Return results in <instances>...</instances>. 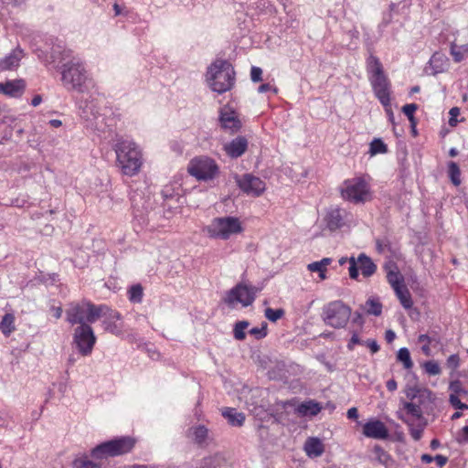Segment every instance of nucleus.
Segmentation results:
<instances>
[{
    "label": "nucleus",
    "mask_w": 468,
    "mask_h": 468,
    "mask_svg": "<svg viewBox=\"0 0 468 468\" xmlns=\"http://www.w3.org/2000/svg\"><path fill=\"white\" fill-rule=\"evenodd\" d=\"M208 431L204 425H198L194 428L193 436L196 443L201 445L207 438Z\"/></svg>",
    "instance_id": "obj_42"
},
{
    "label": "nucleus",
    "mask_w": 468,
    "mask_h": 468,
    "mask_svg": "<svg viewBox=\"0 0 468 468\" xmlns=\"http://www.w3.org/2000/svg\"><path fill=\"white\" fill-rule=\"evenodd\" d=\"M430 65L433 69V74H437L444 70L446 60L443 58L442 55L435 53L430 58Z\"/></svg>",
    "instance_id": "obj_36"
},
{
    "label": "nucleus",
    "mask_w": 468,
    "mask_h": 468,
    "mask_svg": "<svg viewBox=\"0 0 468 468\" xmlns=\"http://www.w3.org/2000/svg\"><path fill=\"white\" fill-rule=\"evenodd\" d=\"M187 171L199 181H208L215 178L218 174V166L213 159L199 156L189 162Z\"/></svg>",
    "instance_id": "obj_10"
},
{
    "label": "nucleus",
    "mask_w": 468,
    "mask_h": 468,
    "mask_svg": "<svg viewBox=\"0 0 468 468\" xmlns=\"http://www.w3.org/2000/svg\"><path fill=\"white\" fill-rule=\"evenodd\" d=\"M0 329L2 333L8 336L13 331H15V316L12 314H5L0 322Z\"/></svg>",
    "instance_id": "obj_32"
},
{
    "label": "nucleus",
    "mask_w": 468,
    "mask_h": 468,
    "mask_svg": "<svg viewBox=\"0 0 468 468\" xmlns=\"http://www.w3.org/2000/svg\"><path fill=\"white\" fill-rule=\"evenodd\" d=\"M61 81L68 90L84 93L93 86L91 79L80 58L72 57L61 67Z\"/></svg>",
    "instance_id": "obj_2"
},
{
    "label": "nucleus",
    "mask_w": 468,
    "mask_h": 468,
    "mask_svg": "<svg viewBox=\"0 0 468 468\" xmlns=\"http://www.w3.org/2000/svg\"><path fill=\"white\" fill-rule=\"evenodd\" d=\"M468 53V45H457L454 42L451 43V54L453 57L455 62H461L465 54Z\"/></svg>",
    "instance_id": "obj_34"
},
{
    "label": "nucleus",
    "mask_w": 468,
    "mask_h": 468,
    "mask_svg": "<svg viewBox=\"0 0 468 468\" xmlns=\"http://www.w3.org/2000/svg\"><path fill=\"white\" fill-rule=\"evenodd\" d=\"M363 345L367 346L373 354L378 352L380 349L378 342L375 339H367V341H364Z\"/></svg>",
    "instance_id": "obj_55"
},
{
    "label": "nucleus",
    "mask_w": 468,
    "mask_h": 468,
    "mask_svg": "<svg viewBox=\"0 0 468 468\" xmlns=\"http://www.w3.org/2000/svg\"><path fill=\"white\" fill-rule=\"evenodd\" d=\"M405 394L406 398L409 399L408 401H411L420 397H431L432 392L428 388H420L417 386H408L405 390Z\"/></svg>",
    "instance_id": "obj_30"
},
{
    "label": "nucleus",
    "mask_w": 468,
    "mask_h": 468,
    "mask_svg": "<svg viewBox=\"0 0 468 468\" xmlns=\"http://www.w3.org/2000/svg\"><path fill=\"white\" fill-rule=\"evenodd\" d=\"M303 449L306 455L311 458L321 456L324 451L322 441L316 437L308 438L304 443Z\"/></svg>",
    "instance_id": "obj_26"
},
{
    "label": "nucleus",
    "mask_w": 468,
    "mask_h": 468,
    "mask_svg": "<svg viewBox=\"0 0 468 468\" xmlns=\"http://www.w3.org/2000/svg\"><path fill=\"white\" fill-rule=\"evenodd\" d=\"M446 365L449 368L456 369L460 365L459 356L456 354L451 355L447 358Z\"/></svg>",
    "instance_id": "obj_51"
},
{
    "label": "nucleus",
    "mask_w": 468,
    "mask_h": 468,
    "mask_svg": "<svg viewBox=\"0 0 468 468\" xmlns=\"http://www.w3.org/2000/svg\"><path fill=\"white\" fill-rule=\"evenodd\" d=\"M207 80L209 87L219 94L229 90L235 82V71L230 62L217 59L207 69Z\"/></svg>",
    "instance_id": "obj_4"
},
{
    "label": "nucleus",
    "mask_w": 468,
    "mask_h": 468,
    "mask_svg": "<svg viewBox=\"0 0 468 468\" xmlns=\"http://www.w3.org/2000/svg\"><path fill=\"white\" fill-rule=\"evenodd\" d=\"M365 311L367 314L378 316L382 314V304L378 299L369 298L365 303Z\"/></svg>",
    "instance_id": "obj_35"
},
{
    "label": "nucleus",
    "mask_w": 468,
    "mask_h": 468,
    "mask_svg": "<svg viewBox=\"0 0 468 468\" xmlns=\"http://www.w3.org/2000/svg\"><path fill=\"white\" fill-rule=\"evenodd\" d=\"M250 335H254L256 339L264 338L267 335V324L262 323L261 327H253L249 331Z\"/></svg>",
    "instance_id": "obj_49"
},
{
    "label": "nucleus",
    "mask_w": 468,
    "mask_h": 468,
    "mask_svg": "<svg viewBox=\"0 0 468 468\" xmlns=\"http://www.w3.org/2000/svg\"><path fill=\"white\" fill-rule=\"evenodd\" d=\"M363 433L366 437L385 440L388 437L386 425L378 420H368L363 426Z\"/></svg>",
    "instance_id": "obj_19"
},
{
    "label": "nucleus",
    "mask_w": 468,
    "mask_h": 468,
    "mask_svg": "<svg viewBox=\"0 0 468 468\" xmlns=\"http://www.w3.org/2000/svg\"><path fill=\"white\" fill-rule=\"evenodd\" d=\"M418 105L415 103L406 104L402 107L403 113L408 117L411 125L416 126V120L414 117V112L417 111Z\"/></svg>",
    "instance_id": "obj_46"
},
{
    "label": "nucleus",
    "mask_w": 468,
    "mask_h": 468,
    "mask_svg": "<svg viewBox=\"0 0 468 468\" xmlns=\"http://www.w3.org/2000/svg\"><path fill=\"white\" fill-rule=\"evenodd\" d=\"M248 141L243 136H238L229 143L224 144V150L231 158L241 156L247 150Z\"/></svg>",
    "instance_id": "obj_22"
},
{
    "label": "nucleus",
    "mask_w": 468,
    "mask_h": 468,
    "mask_svg": "<svg viewBox=\"0 0 468 468\" xmlns=\"http://www.w3.org/2000/svg\"><path fill=\"white\" fill-rule=\"evenodd\" d=\"M459 442H468V426L462 429V436L458 439Z\"/></svg>",
    "instance_id": "obj_63"
},
{
    "label": "nucleus",
    "mask_w": 468,
    "mask_h": 468,
    "mask_svg": "<svg viewBox=\"0 0 468 468\" xmlns=\"http://www.w3.org/2000/svg\"><path fill=\"white\" fill-rule=\"evenodd\" d=\"M283 407H292L295 412L302 417L315 416L322 410L321 405L318 402L312 399L303 401L299 404H297L295 399L288 400L284 402Z\"/></svg>",
    "instance_id": "obj_17"
},
{
    "label": "nucleus",
    "mask_w": 468,
    "mask_h": 468,
    "mask_svg": "<svg viewBox=\"0 0 468 468\" xmlns=\"http://www.w3.org/2000/svg\"><path fill=\"white\" fill-rule=\"evenodd\" d=\"M370 459L384 465L386 468H391L394 465V460L391 455L378 444L373 447Z\"/></svg>",
    "instance_id": "obj_24"
},
{
    "label": "nucleus",
    "mask_w": 468,
    "mask_h": 468,
    "mask_svg": "<svg viewBox=\"0 0 468 468\" xmlns=\"http://www.w3.org/2000/svg\"><path fill=\"white\" fill-rule=\"evenodd\" d=\"M356 261L358 271H361L364 277H370L377 271V265L373 262L371 258L367 256L365 253H360L356 259Z\"/></svg>",
    "instance_id": "obj_25"
},
{
    "label": "nucleus",
    "mask_w": 468,
    "mask_h": 468,
    "mask_svg": "<svg viewBox=\"0 0 468 468\" xmlns=\"http://www.w3.org/2000/svg\"><path fill=\"white\" fill-rule=\"evenodd\" d=\"M435 339L426 334L420 335L418 337V342L420 344H431Z\"/></svg>",
    "instance_id": "obj_59"
},
{
    "label": "nucleus",
    "mask_w": 468,
    "mask_h": 468,
    "mask_svg": "<svg viewBox=\"0 0 468 468\" xmlns=\"http://www.w3.org/2000/svg\"><path fill=\"white\" fill-rule=\"evenodd\" d=\"M339 190L344 200L354 204H364L371 199L370 186L360 176L346 179Z\"/></svg>",
    "instance_id": "obj_8"
},
{
    "label": "nucleus",
    "mask_w": 468,
    "mask_h": 468,
    "mask_svg": "<svg viewBox=\"0 0 468 468\" xmlns=\"http://www.w3.org/2000/svg\"><path fill=\"white\" fill-rule=\"evenodd\" d=\"M257 292L258 290L255 286L239 283L228 292L224 302L229 307H235L237 303H240L243 307H248L255 301Z\"/></svg>",
    "instance_id": "obj_12"
},
{
    "label": "nucleus",
    "mask_w": 468,
    "mask_h": 468,
    "mask_svg": "<svg viewBox=\"0 0 468 468\" xmlns=\"http://www.w3.org/2000/svg\"><path fill=\"white\" fill-rule=\"evenodd\" d=\"M242 230L239 219L230 216L215 218L203 229L209 238L223 240L229 239L232 235L239 234Z\"/></svg>",
    "instance_id": "obj_9"
},
{
    "label": "nucleus",
    "mask_w": 468,
    "mask_h": 468,
    "mask_svg": "<svg viewBox=\"0 0 468 468\" xmlns=\"http://www.w3.org/2000/svg\"><path fill=\"white\" fill-rule=\"evenodd\" d=\"M387 279L393 290L404 285V280L399 271H389L387 274Z\"/></svg>",
    "instance_id": "obj_40"
},
{
    "label": "nucleus",
    "mask_w": 468,
    "mask_h": 468,
    "mask_svg": "<svg viewBox=\"0 0 468 468\" xmlns=\"http://www.w3.org/2000/svg\"><path fill=\"white\" fill-rule=\"evenodd\" d=\"M433 460L440 468L443 467L448 462V458L441 454H438L435 457H433Z\"/></svg>",
    "instance_id": "obj_56"
},
{
    "label": "nucleus",
    "mask_w": 468,
    "mask_h": 468,
    "mask_svg": "<svg viewBox=\"0 0 468 468\" xmlns=\"http://www.w3.org/2000/svg\"><path fill=\"white\" fill-rule=\"evenodd\" d=\"M449 389L451 390V394H455V396L467 393L466 390L463 388V384L460 380L451 381Z\"/></svg>",
    "instance_id": "obj_48"
},
{
    "label": "nucleus",
    "mask_w": 468,
    "mask_h": 468,
    "mask_svg": "<svg viewBox=\"0 0 468 468\" xmlns=\"http://www.w3.org/2000/svg\"><path fill=\"white\" fill-rule=\"evenodd\" d=\"M367 71L368 79L385 74L379 58L373 54H370L367 58Z\"/></svg>",
    "instance_id": "obj_28"
},
{
    "label": "nucleus",
    "mask_w": 468,
    "mask_h": 468,
    "mask_svg": "<svg viewBox=\"0 0 468 468\" xmlns=\"http://www.w3.org/2000/svg\"><path fill=\"white\" fill-rule=\"evenodd\" d=\"M106 304L96 305L90 301L82 299L69 303L66 309V321L71 325L90 324L101 318Z\"/></svg>",
    "instance_id": "obj_3"
},
{
    "label": "nucleus",
    "mask_w": 468,
    "mask_h": 468,
    "mask_svg": "<svg viewBox=\"0 0 468 468\" xmlns=\"http://www.w3.org/2000/svg\"><path fill=\"white\" fill-rule=\"evenodd\" d=\"M113 150L117 165L123 175L133 176L139 173L143 165V154L135 142L128 138H118Z\"/></svg>",
    "instance_id": "obj_1"
},
{
    "label": "nucleus",
    "mask_w": 468,
    "mask_h": 468,
    "mask_svg": "<svg viewBox=\"0 0 468 468\" xmlns=\"http://www.w3.org/2000/svg\"><path fill=\"white\" fill-rule=\"evenodd\" d=\"M346 210L339 207L331 208L327 211L324 221L329 230L335 231L345 226Z\"/></svg>",
    "instance_id": "obj_20"
},
{
    "label": "nucleus",
    "mask_w": 468,
    "mask_h": 468,
    "mask_svg": "<svg viewBox=\"0 0 468 468\" xmlns=\"http://www.w3.org/2000/svg\"><path fill=\"white\" fill-rule=\"evenodd\" d=\"M386 386H387L388 390H389V391H395L398 387L395 379L388 380Z\"/></svg>",
    "instance_id": "obj_64"
},
{
    "label": "nucleus",
    "mask_w": 468,
    "mask_h": 468,
    "mask_svg": "<svg viewBox=\"0 0 468 468\" xmlns=\"http://www.w3.org/2000/svg\"><path fill=\"white\" fill-rule=\"evenodd\" d=\"M26 83L23 80H7L0 82V92L12 98L21 97L24 93Z\"/></svg>",
    "instance_id": "obj_21"
},
{
    "label": "nucleus",
    "mask_w": 468,
    "mask_h": 468,
    "mask_svg": "<svg viewBox=\"0 0 468 468\" xmlns=\"http://www.w3.org/2000/svg\"><path fill=\"white\" fill-rule=\"evenodd\" d=\"M144 289L141 284H133L128 290V298L133 303H140L143 301Z\"/></svg>",
    "instance_id": "obj_37"
},
{
    "label": "nucleus",
    "mask_w": 468,
    "mask_h": 468,
    "mask_svg": "<svg viewBox=\"0 0 468 468\" xmlns=\"http://www.w3.org/2000/svg\"><path fill=\"white\" fill-rule=\"evenodd\" d=\"M352 323L362 326L364 324V318L362 314L359 312H355L352 317Z\"/></svg>",
    "instance_id": "obj_58"
},
{
    "label": "nucleus",
    "mask_w": 468,
    "mask_h": 468,
    "mask_svg": "<svg viewBox=\"0 0 468 468\" xmlns=\"http://www.w3.org/2000/svg\"><path fill=\"white\" fill-rule=\"evenodd\" d=\"M250 323L248 321H239L235 324L233 334L237 340H244L246 337L245 330L248 328Z\"/></svg>",
    "instance_id": "obj_44"
},
{
    "label": "nucleus",
    "mask_w": 468,
    "mask_h": 468,
    "mask_svg": "<svg viewBox=\"0 0 468 468\" xmlns=\"http://www.w3.org/2000/svg\"><path fill=\"white\" fill-rule=\"evenodd\" d=\"M424 369L429 375L436 376L441 373V367L439 364L433 360H430L424 363Z\"/></svg>",
    "instance_id": "obj_47"
},
{
    "label": "nucleus",
    "mask_w": 468,
    "mask_h": 468,
    "mask_svg": "<svg viewBox=\"0 0 468 468\" xmlns=\"http://www.w3.org/2000/svg\"><path fill=\"white\" fill-rule=\"evenodd\" d=\"M73 468H101V465L90 461L88 456L77 457L72 462Z\"/></svg>",
    "instance_id": "obj_38"
},
{
    "label": "nucleus",
    "mask_w": 468,
    "mask_h": 468,
    "mask_svg": "<svg viewBox=\"0 0 468 468\" xmlns=\"http://www.w3.org/2000/svg\"><path fill=\"white\" fill-rule=\"evenodd\" d=\"M449 401L451 405L456 409V410H468V405L465 403H463L461 399H459V396H455V394H450Z\"/></svg>",
    "instance_id": "obj_50"
},
{
    "label": "nucleus",
    "mask_w": 468,
    "mask_h": 468,
    "mask_svg": "<svg viewBox=\"0 0 468 468\" xmlns=\"http://www.w3.org/2000/svg\"><path fill=\"white\" fill-rule=\"evenodd\" d=\"M363 344H364V341L360 340L357 333L353 332L352 336H351L350 340L348 341L346 347L348 350H353L354 346L356 345H363Z\"/></svg>",
    "instance_id": "obj_53"
},
{
    "label": "nucleus",
    "mask_w": 468,
    "mask_h": 468,
    "mask_svg": "<svg viewBox=\"0 0 468 468\" xmlns=\"http://www.w3.org/2000/svg\"><path fill=\"white\" fill-rule=\"evenodd\" d=\"M332 262L331 258H324L319 261L308 264L307 268L310 271L318 272L321 279H325L326 266Z\"/></svg>",
    "instance_id": "obj_31"
},
{
    "label": "nucleus",
    "mask_w": 468,
    "mask_h": 468,
    "mask_svg": "<svg viewBox=\"0 0 468 468\" xmlns=\"http://www.w3.org/2000/svg\"><path fill=\"white\" fill-rule=\"evenodd\" d=\"M339 265L343 266L346 263H349L348 272L351 279H357L358 277V268L356 266V261L355 257H342L339 259Z\"/></svg>",
    "instance_id": "obj_39"
},
{
    "label": "nucleus",
    "mask_w": 468,
    "mask_h": 468,
    "mask_svg": "<svg viewBox=\"0 0 468 468\" xmlns=\"http://www.w3.org/2000/svg\"><path fill=\"white\" fill-rule=\"evenodd\" d=\"M269 91H271L273 94H277L278 89L270 83H263L258 88V92L260 93H265Z\"/></svg>",
    "instance_id": "obj_54"
},
{
    "label": "nucleus",
    "mask_w": 468,
    "mask_h": 468,
    "mask_svg": "<svg viewBox=\"0 0 468 468\" xmlns=\"http://www.w3.org/2000/svg\"><path fill=\"white\" fill-rule=\"evenodd\" d=\"M218 120L222 129L229 130L232 133L239 131L241 126L236 112L228 107L220 109Z\"/></svg>",
    "instance_id": "obj_18"
},
{
    "label": "nucleus",
    "mask_w": 468,
    "mask_h": 468,
    "mask_svg": "<svg viewBox=\"0 0 468 468\" xmlns=\"http://www.w3.org/2000/svg\"><path fill=\"white\" fill-rule=\"evenodd\" d=\"M101 317L104 318L102 324L104 330L110 332L114 335H121L122 334V324L121 323L122 315L119 312L111 309L106 305Z\"/></svg>",
    "instance_id": "obj_16"
},
{
    "label": "nucleus",
    "mask_w": 468,
    "mask_h": 468,
    "mask_svg": "<svg viewBox=\"0 0 468 468\" xmlns=\"http://www.w3.org/2000/svg\"><path fill=\"white\" fill-rule=\"evenodd\" d=\"M80 116L89 122L91 128L101 131L102 128L99 123L101 118L98 98L93 94L87 98H80L77 101Z\"/></svg>",
    "instance_id": "obj_11"
},
{
    "label": "nucleus",
    "mask_w": 468,
    "mask_h": 468,
    "mask_svg": "<svg viewBox=\"0 0 468 468\" xmlns=\"http://www.w3.org/2000/svg\"><path fill=\"white\" fill-rule=\"evenodd\" d=\"M284 314H285V312L282 308L272 309V308L268 307L265 309V312H264L265 317L271 322L278 321L284 315Z\"/></svg>",
    "instance_id": "obj_45"
},
{
    "label": "nucleus",
    "mask_w": 468,
    "mask_h": 468,
    "mask_svg": "<svg viewBox=\"0 0 468 468\" xmlns=\"http://www.w3.org/2000/svg\"><path fill=\"white\" fill-rule=\"evenodd\" d=\"M396 338V334L393 330L388 329L385 332V339L386 341L390 344L392 343Z\"/></svg>",
    "instance_id": "obj_60"
},
{
    "label": "nucleus",
    "mask_w": 468,
    "mask_h": 468,
    "mask_svg": "<svg viewBox=\"0 0 468 468\" xmlns=\"http://www.w3.org/2000/svg\"><path fill=\"white\" fill-rule=\"evenodd\" d=\"M135 445V439L131 436L116 437L94 447L90 455L94 459H106L130 452Z\"/></svg>",
    "instance_id": "obj_6"
},
{
    "label": "nucleus",
    "mask_w": 468,
    "mask_h": 468,
    "mask_svg": "<svg viewBox=\"0 0 468 468\" xmlns=\"http://www.w3.org/2000/svg\"><path fill=\"white\" fill-rule=\"evenodd\" d=\"M376 97L385 107L390 106V83L385 74L369 78Z\"/></svg>",
    "instance_id": "obj_15"
},
{
    "label": "nucleus",
    "mask_w": 468,
    "mask_h": 468,
    "mask_svg": "<svg viewBox=\"0 0 468 468\" xmlns=\"http://www.w3.org/2000/svg\"><path fill=\"white\" fill-rule=\"evenodd\" d=\"M347 418L350 419V420H356L358 418V411H357V409L353 407V408H350L348 410H347Z\"/></svg>",
    "instance_id": "obj_62"
},
{
    "label": "nucleus",
    "mask_w": 468,
    "mask_h": 468,
    "mask_svg": "<svg viewBox=\"0 0 468 468\" xmlns=\"http://www.w3.org/2000/svg\"><path fill=\"white\" fill-rule=\"evenodd\" d=\"M396 296L399 300L400 304L407 310L410 309L413 305V301L409 289L404 284L399 288L394 290Z\"/></svg>",
    "instance_id": "obj_29"
},
{
    "label": "nucleus",
    "mask_w": 468,
    "mask_h": 468,
    "mask_svg": "<svg viewBox=\"0 0 468 468\" xmlns=\"http://www.w3.org/2000/svg\"><path fill=\"white\" fill-rule=\"evenodd\" d=\"M449 113L451 115L449 123H450V125L453 126L456 123V121L454 120V118L459 115L460 110L457 107H453L450 110Z\"/></svg>",
    "instance_id": "obj_57"
},
{
    "label": "nucleus",
    "mask_w": 468,
    "mask_h": 468,
    "mask_svg": "<svg viewBox=\"0 0 468 468\" xmlns=\"http://www.w3.org/2000/svg\"><path fill=\"white\" fill-rule=\"evenodd\" d=\"M448 176L455 186L461 185V170L457 163L453 161L448 163Z\"/></svg>",
    "instance_id": "obj_33"
},
{
    "label": "nucleus",
    "mask_w": 468,
    "mask_h": 468,
    "mask_svg": "<svg viewBox=\"0 0 468 468\" xmlns=\"http://www.w3.org/2000/svg\"><path fill=\"white\" fill-rule=\"evenodd\" d=\"M96 336L90 324L78 325L73 334V345L78 352L83 356H90L96 344Z\"/></svg>",
    "instance_id": "obj_13"
},
{
    "label": "nucleus",
    "mask_w": 468,
    "mask_h": 468,
    "mask_svg": "<svg viewBox=\"0 0 468 468\" xmlns=\"http://www.w3.org/2000/svg\"><path fill=\"white\" fill-rule=\"evenodd\" d=\"M222 415L231 426L240 427L245 421V415L234 408H225L222 410Z\"/></svg>",
    "instance_id": "obj_27"
},
{
    "label": "nucleus",
    "mask_w": 468,
    "mask_h": 468,
    "mask_svg": "<svg viewBox=\"0 0 468 468\" xmlns=\"http://www.w3.org/2000/svg\"><path fill=\"white\" fill-rule=\"evenodd\" d=\"M50 311L53 313V316L56 318V319H59L62 315V313H63V310L61 308V306H52L50 308Z\"/></svg>",
    "instance_id": "obj_61"
},
{
    "label": "nucleus",
    "mask_w": 468,
    "mask_h": 468,
    "mask_svg": "<svg viewBox=\"0 0 468 468\" xmlns=\"http://www.w3.org/2000/svg\"><path fill=\"white\" fill-rule=\"evenodd\" d=\"M262 69L259 67L253 66L250 69V79L253 82H259L262 80Z\"/></svg>",
    "instance_id": "obj_52"
},
{
    "label": "nucleus",
    "mask_w": 468,
    "mask_h": 468,
    "mask_svg": "<svg viewBox=\"0 0 468 468\" xmlns=\"http://www.w3.org/2000/svg\"><path fill=\"white\" fill-rule=\"evenodd\" d=\"M236 183L239 189L248 196L259 197L266 188V184L260 177L251 174H244L236 176Z\"/></svg>",
    "instance_id": "obj_14"
},
{
    "label": "nucleus",
    "mask_w": 468,
    "mask_h": 468,
    "mask_svg": "<svg viewBox=\"0 0 468 468\" xmlns=\"http://www.w3.org/2000/svg\"><path fill=\"white\" fill-rule=\"evenodd\" d=\"M388 152V146L384 142L379 138H375L370 143L369 153L371 155H375L378 154H386Z\"/></svg>",
    "instance_id": "obj_43"
},
{
    "label": "nucleus",
    "mask_w": 468,
    "mask_h": 468,
    "mask_svg": "<svg viewBox=\"0 0 468 468\" xmlns=\"http://www.w3.org/2000/svg\"><path fill=\"white\" fill-rule=\"evenodd\" d=\"M397 416L408 425L411 438L416 441H420L428 424L423 410L413 401L401 400Z\"/></svg>",
    "instance_id": "obj_5"
},
{
    "label": "nucleus",
    "mask_w": 468,
    "mask_h": 468,
    "mask_svg": "<svg viewBox=\"0 0 468 468\" xmlns=\"http://www.w3.org/2000/svg\"><path fill=\"white\" fill-rule=\"evenodd\" d=\"M397 358L403 364L406 369H410L413 367V362L411 360L410 351L407 347H401L399 350Z\"/></svg>",
    "instance_id": "obj_41"
},
{
    "label": "nucleus",
    "mask_w": 468,
    "mask_h": 468,
    "mask_svg": "<svg viewBox=\"0 0 468 468\" xmlns=\"http://www.w3.org/2000/svg\"><path fill=\"white\" fill-rule=\"evenodd\" d=\"M23 57V49L20 48H15L9 55L0 60V69L2 70H10L17 68Z\"/></svg>",
    "instance_id": "obj_23"
},
{
    "label": "nucleus",
    "mask_w": 468,
    "mask_h": 468,
    "mask_svg": "<svg viewBox=\"0 0 468 468\" xmlns=\"http://www.w3.org/2000/svg\"><path fill=\"white\" fill-rule=\"evenodd\" d=\"M352 309L341 300H335L324 304L321 317L324 323L335 329L345 328L351 318Z\"/></svg>",
    "instance_id": "obj_7"
}]
</instances>
